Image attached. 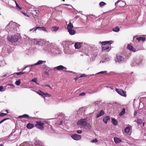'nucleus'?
<instances>
[{
  "mask_svg": "<svg viewBox=\"0 0 146 146\" xmlns=\"http://www.w3.org/2000/svg\"><path fill=\"white\" fill-rule=\"evenodd\" d=\"M25 73V72H17L16 73V74L17 75H20L22 74H24Z\"/></svg>",
  "mask_w": 146,
  "mask_h": 146,
  "instance_id": "obj_42",
  "label": "nucleus"
},
{
  "mask_svg": "<svg viewBox=\"0 0 146 146\" xmlns=\"http://www.w3.org/2000/svg\"><path fill=\"white\" fill-rule=\"evenodd\" d=\"M20 146H30L28 142H25L22 143L20 145Z\"/></svg>",
  "mask_w": 146,
  "mask_h": 146,
  "instance_id": "obj_25",
  "label": "nucleus"
},
{
  "mask_svg": "<svg viewBox=\"0 0 146 146\" xmlns=\"http://www.w3.org/2000/svg\"><path fill=\"white\" fill-rule=\"evenodd\" d=\"M9 119V118H5L4 119H3V120H3V121H6V120H7V119Z\"/></svg>",
  "mask_w": 146,
  "mask_h": 146,
  "instance_id": "obj_59",
  "label": "nucleus"
},
{
  "mask_svg": "<svg viewBox=\"0 0 146 146\" xmlns=\"http://www.w3.org/2000/svg\"><path fill=\"white\" fill-rule=\"evenodd\" d=\"M76 132L78 133L81 134L82 133V131L81 130H77Z\"/></svg>",
  "mask_w": 146,
  "mask_h": 146,
  "instance_id": "obj_48",
  "label": "nucleus"
},
{
  "mask_svg": "<svg viewBox=\"0 0 146 146\" xmlns=\"http://www.w3.org/2000/svg\"><path fill=\"white\" fill-rule=\"evenodd\" d=\"M71 137L74 140H78L81 139L82 137L80 135L77 134H74L71 136Z\"/></svg>",
  "mask_w": 146,
  "mask_h": 146,
  "instance_id": "obj_7",
  "label": "nucleus"
},
{
  "mask_svg": "<svg viewBox=\"0 0 146 146\" xmlns=\"http://www.w3.org/2000/svg\"><path fill=\"white\" fill-rule=\"evenodd\" d=\"M34 144L36 146H44L43 143L38 140H36Z\"/></svg>",
  "mask_w": 146,
  "mask_h": 146,
  "instance_id": "obj_8",
  "label": "nucleus"
},
{
  "mask_svg": "<svg viewBox=\"0 0 146 146\" xmlns=\"http://www.w3.org/2000/svg\"><path fill=\"white\" fill-rule=\"evenodd\" d=\"M44 74H45L46 76L49 75V73L47 71H45L44 72Z\"/></svg>",
  "mask_w": 146,
  "mask_h": 146,
  "instance_id": "obj_47",
  "label": "nucleus"
},
{
  "mask_svg": "<svg viewBox=\"0 0 146 146\" xmlns=\"http://www.w3.org/2000/svg\"><path fill=\"white\" fill-rule=\"evenodd\" d=\"M34 125L33 124L31 123H29L27 125V127L28 129H31L33 128Z\"/></svg>",
  "mask_w": 146,
  "mask_h": 146,
  "instance_id": "obj_19",
  "label": "nucleus"
},
{
  "mask_svg": "<svg viewBox=\"0 0 146 146\" xmlns=\"http://www.w3.org/2000/svg\"><path fill=\"white\" fill-rule=\"evenodd\" d=\"M110 117L108 116H107L104 118L103 121L104 123H107L108 121L110 120Z\"/></svg>",
  "mask_w": 146,
  "mask_h": 146,
  "instance_id": "obj_17",
  "label": "nucleus"
},
{
  "mask_svg": "<svg viewBox=\"0 0 146 146\" xmlns=\"http://www.w3.org/2000/svg\"><path fill=\"white\" fill-rule=\"evenodd\" d=\"M114 140L115 143H119L121 141V139L117 137H114Z\"/></svg>",
  "mask_w": 146,
  "mask_h": 146,
  "instance_id": "obj_16",
  "label": "nucleus"
},
{
  "mask_svg": "<svg viewBox=\"0 0 146 146\" xmlns=\"http://www.w3.org/2000/svg\"><path fill=\"white\" fill-rule=\"evenodd\" d=\"M116 92L119 94L124 97L126 96V92L125 91H123V90L119 89H115Z\"/></svg>",
  "mask_w": 146,
  "mask_h": 146,
  "instance_id": "obj_4",
  "label": "nucleus"
},
{
  "mask_svg": "<svg viewBox=\"0 0 146 146\" xmlns=\"http://www.w3.org/2000/svg\"><path fill=\"white\" fill-rule=\"evenodd\" d=\"M85 93L84 92H82L81 93L79 94V96H84L85 95Z\"/></svg>",
  "mask_w": 146,
  "mask_h": 146,
  "instance_id": "obj_49",
  "label": "nucleus"
},
{
  "mask_svg": "<svg viewBox=\"0 0 146 146\" xmlns=\"http://www.w3.org/2000/svg\"><path fill=\"white\" fill-rule=\"evenodd\" d=\"M145 123L143 122V127H144V125H145Z\"/></svg>",
  "mask_w": 146,
  "mask_h": 146,
  "instance_id": "obj_64",
  "label": "nucleus"
},
{
  "mask_svg": "<svg viewBox=\"0 0 146 146\" xmlns=\"http://www.w3.org/2000/svg\"><path fill=\"white\" fill-rule=\"evenodd\" d=\"M131 128L130 126H127V127L124 130V132L127 133H128L130 131V130Z\"/></svg>",
  "mask_w": 146,
  "mask_h": 146,
  "instance_id": "obj_21",
  "label": "nucleus"
},
{
  "mask_svg": "<svg viewBox=\"0 0 146 146\" xmlns=\"http://www.w3.org/2000/svg\"><path fill=\"white\" fill-rule=\"evenodd\" d=\"M9 86L14 87V85L13 84H10L9 85Z\"/></svg>",
  "mask_w": 146,
  "mask_h": 146,
  "instance_id": "obj_62",
  "label": "nucleus"
},
{
  "mask_svg": "<svg viewBox=\"0 0 146 146\" xmlns=\"http://www.w3.org/2000/svg\"><path fill=\"white\" fill-rule=\"evenodd\" d=\"M65 71L67 72H68L69 73H72L73 72L72 71H70L65 70Z\"/></svg>",
  "mask_w": 146,
  "mask_h": 146,
  "instance_id": "obj_58",
  "label": "nucleus"
},
{
  "mask_svg": "<svg viewBox=\"0 0 146 146\" xmlns=\"http://www.w3.org/2000/svg\"><path fill=\"white\" fill-rule=\"evenodd\" d=\"M23 117L29 118L30 117L27 114H24L23 115L19 116V118H23Z\"/></svg>",
  "mask_w": 146,
  "mask_h": 146,
  "instance_id": "obj_22",
  "label": "nucleus"
},
{
  "mask_svg": "<svg viewBox=\"0 0 146 146\" xmlns=\"http://www.w3.org/2000/svg\"><path fill=\"white\" fill-rule=\"evenodd\" d=\"M15 26V23L11 21L7 26L5 28L6 30H8L9 28L11 29L12 28H14Z\"/></svg>",
  "mask_w": 146,
  "mask_h": 146,
  "instance_id": "obj_5",
  "label": "nucleus"
},
{
  "mask_svg": "<svg viewBox=\"0 0 146 146\" xmlns=\"http://www.w3.org/2000/svg\"><path fill=\"white\" fill-rule=\"evenodd\" d=\"M107 72V71H102L98 73H97L96 74H103V73H106Z\"/></svg>",
  "mask_w": 146,
  "mask_h": 146,
  "instance_id": "obj_45",
  "label": "nucleus"
},
{
  "mask_svg": "<svg viewBox=\"0 0 146 146\" xmlns=\"http://www.w3.org/2000/svg\"><path fill=\"white\" fill-rule=\"evenodd\" d=\"M98 140L96 139H95L93 140H92L91 141V142L92 143H95L98 142Z\"/></svg>",
  "mask_w": 146,
  "mask_h": 146,
  "instance_id": "obj_39",
  "label": "nucleus"
},
{
  "mask_svg": "<svg viewBox=\"0 0 146 146\" xmlns=\"http://www.w3.org/2000/svg\"><path fill=\"white\" fill-rule=\"evenodd\" d=\"M113 31H114V32H117L119 31V28L117 26V27H115L113 28Z\"/></svg>",
  "mask_w": 146,
  "mask_h": 146,
  "instance_id": "obj_26",
  "label": "nucleus"
},
{
  "mask_svg": "<svg viewBox=\"0 0 146 146\" xmlns=\"http://www.w3.org/2000/svg\"><path fill=\"white\" fill-rule=\"evenodd\" d=\"M142 121L141 119H137V123L141 124L142 123Z\"/></svg>",
  "mask_w": 146,
  "mask_h": 146,
  "instance_id": "obj_41",
  "label": "nucleus"
},
{
  "mask_svg": "<svg viewBox=\"0 0 146 146\" xmlns=\"http://www.w3.org/2000/svg\"><path fill=\"white\" fill-rule=\"evenodd\" d=\"M100 43H101V44L102 45H106V44H111L113 43V41H103L102 42H100Z\"/></svg>",
  "mask_w": 146,
  "mask_h": 146,
  "instance_id": "obj_12",
  "label": "nucleus"
},
{
  "mask_svg": "<svg viewBox=\"0 0 146 146\" xmlns=\"http://www.w3.org/2000/svg\"><path fill=\"white\" fill-rule=\"evenodd\" d=\"M109 88L111 90H112L113 89V87H109Z\"/></svg>",
  "mask_w": 146,
  "mask_h": 146,
  "instance_id": "obj_63",
  "label": "nucleus"
},
{
  "mask_svg": "<svg viewBox=\"0 0 146 146\" xmlns=\"http://www.w3.org/2000/svg\"><path fill=\"white\" fill-rule=\"evenodd\" d=\"M44 62V61L40 60L38 61L37 63L35 64H34L31 65V67H32L34 65H40V64H42Z\"/></svg>",
  "mask_w": 146,
  "mask_h": 146,
  "instance_id": "obj_18",
  "label": "nucleus"
},
{
  "mask_svg": "<svg viewBox=\"0 0 146 146\" xmlns=\"http://www.w3.org/2000/svg\"><path fill=\"white\" fill-rule=\"evenodd\" d=\"M109 48V46H103L102 47V50L103 51V50H104L108 49Z\"/></svg>",
  "mask_w": 146,
  "mask_h": 146,
  "instance_id": "obj_36",
  "label": "nucleus"
},
{
  "mask_svg": "<svg viewBox=\"0 0 146 146\" xmlns=\"http://www.w3.org/2000/svg\"><path fill=\"white\" fill-rule=\"evenodd\" d=\"M87 119H81L77 123V125L81 127L85 128L87 129H90L91 126L90 123L87 122Z\"/></svg>",
  "mask_w": 146,
  "mask_h": 146,
  "instance_id": "obj_1",
  "label": "nucleus"
},
{
  "mask_svg": "<svg viewBox=\"0 0 146 146\" xmlns=\"http://www.w3.org/2000/svg\"><path fill=\"white\" fill-rule=\"evenodd\" d=\"M36 92L40 95L44 97V96L43 95V92L41 90H40L38 92Z\"/></svg>",
  "mask_w": 146,
  "mask_h": 146,
  "instance_id": "obj_35",
  "label": "nucleus"
},
{
  "mask_svg": "<svg viewBox=\"0 0 146 146\" xmlns=\"http://www.w3.org/2000/svg\"><path fill=\"white\" fill-rule=\"evenodd\" d=\"M104 114V112L102 110H101L100 111L99 113H98L96 115V117L98 118L102 115H103Z\"/></svg>",
  "mask_w": 146,
  "mask_h": 146,
  "instance_id": "obj_14",
  "label": "nucleus"
},
{
  "mask_svg": "<svg viewBox=\"0 0 146 146\" xmlns=\"http://www.w3.org/2000/svg\"><path fill=\"white\" fill-rule=\"evenodd\" d=\"M21 83L20 79H19L18 80H17L15 82V84L17 86H19Z\"/></svg>",
  "mask_w": 146,
  "mask_h": 146,
  "instance_id": "obj_32",
  "label": "nucleus"
},
{
  "mask_svg": "<svg viewBox=\"0 0 146 146\" xmlns=\"http://www.w3.org/2000/svg\"><path fill=\"white\" fill-rule=\"evenodd\" d=\"M35 126L37 128L41 130L44 129L43 123L41 121H37L36 122Z\"/></svg>",
  "mask_w": 146,
  "mask_h": 146,
  "instance_id": "obj_3",
  "label": "nucleus"
},
{
  "mask_svg": "<svg viewBox=\"0 0 146 146\" xmlns=\"http://www.w3.org/2000/svg\"><path fill=\"white\" fill-rule=\"evenodd\" d=\"M31 65H29L27 66H26V67H24V68L23 69V70H25V69H26V68H27V67H28L29 66H31Z\"/></svg>",
  "mask_w": 146,
  "mask_h": 146,
  "instance_id": "obj_56",
  "label": "nucleus"
},
{
  "mask_svg": "<svg viewBox=\"0 0 146 146\" xmlns=\"http://www.w3.org/2000/svg\"><path fill=\"white\" fill-rule=\"evenodd\" d=\"M110 59L109 57H107L104 60V61H101L100 62V63H103L104 62H107L109 61L110 60Z\"/></svg>",
  "mask_w": 146,
  "mask_h": 146,
  "instance_id": "obj_29",
  "label": "nucleus"
},
{
  "mask_svg": "<svg viewBox=\"0 0 146 146\" xmlns=\"http://www.w3.org/2000/svg\"><path fill=\"white\" fill-rule=\"evenodd\" d=\"M127 48L130 51L135 52L136 51L135 48L130 44H128L127 46Z\"/></svg>",
  "mask_w": 146,
  "mask_h": 146,
  "instance_id": "obj_10",
  "label": "nucleus"
},
{
  "mask_svg": "<svg viewBox=\"0 0 146 146\" xmlns=\"http://www.w3.org/2000/svg\"><path fill=\"white\" fill-rule=\"evenodd\" d=\"M137 111H135L134 112V115L135 116H136L137 115Z\"/></svg>",
  "mask_w": 146,
  "mask_h": 146,
  "instance_id": "obj_57",
  "label": "nucleus"
},
{
  "mask_svg": "<svg viewBox=\"0 0 146 146\" xmlns=\"http://www.w3.org/2000/svg\"><path fill=\"white\" fill-rule=\"evenodd\" d=\"M33 12H35L36 14H37L38 13L37 12V10H34L33 11Z\"/></svg>",
  "mask_w": 146,
  "mask_h": 146,
  "instance_id": "obj_60",
  "label": "nucleus"
},
{
  "mask_svg": "<svg viewBox=\"0 0 146 146\" xmlns=\"http://www.w3.org/2000/svg\"><path fill=\"white\" fill-rule=\"evenodd\" d=\"M111 120L112 123L114 125H117V121L114 118H112Z\"/></svg>",
  "mask_w": 146,
  "mask_h": 146,
  "instance_id": "obj_27",
  "label": "nucleus"
},
{
  "mask_svg": "<svg viewBox=\"0 0 146 146\" xmlns=\"http://www.w3.org/2000/svg\"><path fill=\"white\" fill-rule=\"evenodd\" d=\"M135 63L134 62H132L131 64V66L132 67L134 66H135Z\"/></svg>",
  "mask_w": 146,
  "mask_h": 146,
  "instance_id": "obj_53",
  "label": "nucleus"
},
{
  "mask_svg": "<svg viewBox=\"0 0 146 146\" xmlns=\"http://www.w3.org/2000/svg\"><path fill=\"white\" fill-rule=\"evenodd\" d=\"M43 95L45 97H50L51 95L48 94V93H43Z\"/></svg>",
  "mask_w": 146,
  "mask_h": 146,
  "instance_id": "obj_37",
  "label": "nucleus"
},
{
  "mask_svg": "<svg viewBox=\"0 0 146 146\" xmlns=\"http://www.w3.org/2000/svg\"><path fill=\"white\" fill-rule=\"evenodd\" d=\"M124 59V58L123 56L117 55L115 59V60L116 62H120L121 61L123 60Z\"/></svg>",
  "mask_w": 146,
  "mask_h": 146,
  "instance_id": "obj_6",
  "label": "nucleus"
},
{
  "mask_svg": "<svg viewBox=\"0 0 146 146\" xmlns=\"http://www.w3.org/2000/svg\"><path fill=\"white\" fill-rule=\"evenodd\" d=\"M86 76L84 74H82V75H81L80 76V77H81V78H82V77H86Z\"/></svg>",
  "mask_w": 146,
  "mask_h": 146,
  "instance_id": "obj_55",
  "label": "nucleus"
},
{
  "mask_svg": "<svg viewBox=\"0 0 146 146\" xmlns=\"http://www.w3.org/2000/svg\"><path fill=\"white\" fill-rule=\"evenodd\" d=\"M19 39V36L17 35H15L11 36H8L7 39L9 42H14L17 41Z\"/></svg>",
  "mask_w": 146,
  "mask_h": 146,
  "instance_id": "obj_2",
  "label": "nucleus"
},
{
  "mask_svg": "<svg viewBox=\"0 0 146 146\" xmlns=\"http://www.w3.org/2000/svg\"><path fill=\"white\" fill-rule=\"evenodd\" d=\"M73 27L74 26L73 24L71 23H70L67 25V29L68 30L72 29Z\"/></svg>",
  "mask_w": 146,
  "mask_h": 146,
  "instance_id": "obj_15",
  "label": "nucleus"
},
{
  "mask_svg": "<svg viewBox=\"0 0 146 146\" xmlns=\"http://www.w3.org/2000/svg\"><path fill=\"white\" fill-rule=\"evenodd\" d=\"M81 42H78L75 44L74 46L76 49H78L80 48L81 47Z\"/></svg>",
  "mask_w": 146,
  "mask_h": 146,
  "instance_id": "obj_13",
  "label": "nucleus"
},
{
  "mask_svg": "<svg viewBox=\"0 0 146 146\" xmlns=\"http://www.w3.org/2000/svg\"><path fill=\"white\" fill-rule=\"evenodd\" d=\"M44 87H49L50 89H52V88H51V87L50 86V85H49L48 84H47V85H45L44 86Z\"/></svg>",
  "mask_w": 146,
  "mask_h": 146,
  "instance_id": "obj_54",
  "label": "nucleus"
},
{
  "mask_svg": "<svg viewBox=\"0 0 146 146\" xmlns=\"http://www.w3.org/2000/svg\"><path fill=\"white\" fill-rule=\"evenodd\" d=\"M68 42L66 41H63L62 43V44L63 45V47H67L68 46Z\"/></svg>",
  "mask_w": 146,
  "mask_h": 146,
  "instance_id": "obj_28",
  "label": "nucleus"
},
{
  "mask_svg": "<svg viewBox=\"0 0 146 146\" xmlns=\"http://www.w3.org/2000/svg\"><path fill=\"white\" fill-rule=\"evenodd\" d=\"M3 87L2 86H0V91H1L3 89Z\"/></svg>",
  "mask_w": 146,
  "mask_h": 146,
  "instance_id": "obj_61",
  "label": "nucleus"
},
{
  "mask_svg": "<svg viewBox=\"0 0 146 146\" xmlns=\"http://www.w3.org/2000/svg\"><path fill=\"white\" fill-rule=\"evenodd\" d=\"M54 69H56L58 70H62L63 69L66 70L67 69V68L66 67H64L62 65H60L54 67Z\"/></svg>",
  "mask_w": 146,
  "mask_h": 146,
  "instance_id": "obj_9",
  "label": "nucleus"
},
{
  "mask_svg": "<svg viewBox=\"0 0 146 146\" xmlns=\"http://www.w3.org/2000/svg\"><path fill=\"white\" fill-rule=\"evenodd\" d=\"M84 111V109L83 108H80L78 112H81L82 111Z\"/></svg>",
  "mask_w": 146,
  "mask_h": 146,
  "instance_id": "obj_44",
  "label": "nucleus"
},
{
  "mask_svg": "<svg viewBox=\"0 0 146 146\" xmlns=\"http://www.w3.org/2000/svg\"><path fill=\"white\" fill-rule=\"evenodd\" d=\"M106 3L105 2L103 1L99 3V5L101 7H102L103 6L106 5Z\"/></svg>",
  "mask_w": 146,
  "mask_h": 146,
  "instance_id": "obj_31",
  "label": "nucleus"
},
{
  "mask_svg": "<svg viewBox=\"0 0 146 146\" xmlns=\"http://www.w3.org/2000/svg\"><path fill=\"white\" fill-rule=\"evenodd\" d=\"M42 29V27H35V28L34 29V31H36L37 29H38L39 30L41 31Z\"/></svg>",
  "mask_w": 146,
  "mask_h": 146,
  "instance_id": "obj_33",
  "label": "nucleus"
},
{
  "mask_svg": "<svg viewBox=\"0 0 146 146\" xmlns=\"http://www.w3.org/2000/svg\"><path fill=\"white\" fill-rule=\"evenodd\" d=\"M7 114L3 113H0V116L3 117L5 115H7Z\"/></svg>",
  "mask_w": 146,
  "mask_h": 146,
  "instance_id": "obj_38",
  "label": "nucleus"
},
{
  "mask_svg": "<svg viewBox=\"0 0 146 146\" xmlns=\"http://www.w3.org/2000/svg\"><path fill=\"white\" fill-rule=\"evenodd\" d=\"M34 28H35V27L33 29H30L29 30V31H33L32 32L33 33L36 32V31H34Z\"/></svg>",
  "mask_w": 146,
  "mask_h": 146,
  "instance_id": "obj_46",
  "label": "nucleus"
},
{
  "mask_svg": "<svg viewBox=\"0 0 146 146\" xmlns=\"http://www.w3.org/2000/svg\"><path fill=\"white\" fill-rule=\"evenodd\" d=\"M42 30H43V31H46V29L44 27H42Z\"/></svg>",
  "mask_w": 146,
  "mask_h": 146,
  "instance_id": "obj_51",
  "label": "nucleus"
},
{
  "mask_svg": "<svg viewBox=\"0 0 146 146\" xmlns=\"http://www.w3.org/2000/svg\"><path fill=\"white\" fill-rule=\"evenodd\" d=\"M125 113V109L123 108V109L122 111L120 112L119 113V115L120 116L122 115Z\"/></svg>",
  "mask_w": 146,
  "mask_h": 146,
  "instance_id": "obj_30",
  "label": "nucleus"
},
{
  "mask_svg": "<svg viewBox=\"0 0 146 146\" xmlns=\"http://www.w3.org/2000/svg\"><path fill=\"white\" fill-rule=\"evenodd\" d=\"M17 135H13L12 133L10 134L8 137V141H12L13 140H14L15 139H13L15 138V136H17Z\"/></svg>",
  "mask_w": 146,
  "mask_h": 146,
  "instance_id": "obj_11",
  "label": "nucleus"
},
{
  "mask_svg": "<svg viewBox=\"0 0 146 146\" xmlns=\"http://www.w3.org/2000/svg\"><path fill=\"white\" fill-rule=\"evenodd\" d=\"M32 82H34L35 83H36L37 82V79L35 78H33L31 80Z\"/></svg>",
  "mask_w": 146,
  "mask_h": 146,
  "instance_id": "obj_43",
  "label": "nucleus"
},
{
  "mask_svg": "<svg viewBox=\"0 0 146 146\" xmlns=\"http://www.w3.org/2000/svg\"><path fill=\"white\" fill-rule=\"evenodd\" d=\"M68 31L69 34L71 35H74L76 33L75 31L72 29L68 30Z\"/></svg>",
  "mask_w": 146,
  "mask_h": 146,
  "instance_id": "obj_20",
  "label": "nucleus"
},
{
  "mask_svg": "<svg viewBox=\"0 0 146 146\" xmlns=\"http://www.w3.org/2000/svg\"><path fill=\"white\" fill-rule=\"evenodd\" d=\"M42 123H43V125L44 124L48 123V122L47 121H43V122H42Z\"/></svg>",
  "mask_w": 146,
  "mask_h": 146,
  "instance_id": "obj_50",
  "label": "nucleus"
},
{
  "mask_svg": "<svg viewBox=\"0 0 146 146\" xmlns=\"http://www.w3.org/2000/svg\"><path fill=\"white\" fill-rule=\"evenodd\" d=\"M22 13L25 16L29 17H30V15H28L27 13H25L22 11H21Z\"/></svg>",
  "mask_w": 146,
  "mask_h": 146,
  "instance_id": "obj_40",
  "label": "nucleus"
},
{
  "mask_svg": "<svg viewBox=\"0 0 146 146\" xmlns=\"http://www.w3.org/2000/svg\"><path fill=\"white\" fill-rule=\"evenodd\" d=\"M52 31L56 32L59 29V27H58L54 26L52 27Z\"/></svg>",
  "mask_w": 146,
  "mask_h": 146,
  "instance_id": "obj_23",
  "label": "nucleus"
},
{
  "mask_svg": "<svg viewBox=\"0 0 146 146\" xmlns=\"http://www.w3.org/2000/svg\"><path fill=\"white\" fill-rule=\"evenodd\" d=\"M121 1V0H119L117 1L115 3V5L116 6L117 5L118 3L120 1Z\"/></svg>",
  "mask_w": 146,
  "mask_h": 146,
  "instance_id": "obj_52",
  "label": "nucleus"
},
{
  "mask_svg": "<svg viewBox=\"0 0 146 146\" xmlns=\"http://www.w3.org/2000/svg\"><path fill=\"white\" fill-rule=\"evenodd\" d=\"M137 39L138 41L139 42L142 41H144L145 40V38L144 37H139L137 38Z\"/></svg>",
  "mask_w": 146,
  "mask_h": 146,
  "instance_id": "obj_24",
  "label": "nucleus"
},
{
  "mask_svg": "<svg viewBox=\"0 0 146 146\" xmlns=\"http://www.w3.org/2000/svg\"><path fill=\"white\" fill-rule=\"evenodd\" d=\"M16 4V7L19 10H21L22 9V8L21 7H20L18 5V4L15 1Z\"/></svg>",
  "mask_w": 146,
  "mask_h": 146,
  "instance_id": "obj_34",
  "label": "nucleus"
}]
</instances>
